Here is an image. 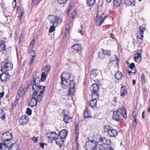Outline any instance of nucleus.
I'll use <instances>...</instances> for the list:
<instances>
[{
	"label": "nucleus",
	"instance_id": "52",
	"mask_svg": "<svg viewBox=\"0 0 150 150\" xmlns=\"http://www.w3.org/2000/svg\"><path fill=\"white\" fill-rule=\"evenodd\" d=\"M30 54L32 57H36L35 51L34 50L32 51L30 53Z\"/></svg>",
	"mask_w": 150,
	"mask_h": 150
},
{
	"label": "nucleus",
	"instance_id": "64",
	"mask_svg": "<svg viewBox=\"0 0 150 150\" xmlns=\"http://www.w3.org/2000/svg\"><path fill=\"white\" fill-rule=\"evenodd\" d=\"M15 4L14 6H13V8L14 9H15L16 7V0H14V1L13 2V4Z\"/></svg>",
	"mask_w": 150,
	"mask_h": 150
},
{
	"label": "nucleus",
	"instance_id": "41",
	"mask_svg": "<svg viewBox=\"0 0 150 150\" xmlns=\"http://www.w3.org/2000/svg\"><path fill=\"white\" fill-rule=\"evenodd\" d=\"M132 71H128V72L129 74L130 75H132V74H135V73L136 72V71L135 70V69H132Z\"/></svg>",
	"mask_w": 150,
	"mask_h": 150
},
{
	"label": "nucleus",
	"instance_id": "5",
	"mask_svg": "<svg viewBox=\"0 0 150 150\" xmlns=\"http://www.w3.org/2000/svg\"><path fill=\"white\" fill-rule=\"evenodd\" d=\"M45 86H39V90L40 91V93L38 95L36 98L37 102H40L42 101L43 95L45 93Z\"/></svg>",
	"mask_w": 150,
	"mask_h": 150
},
{
	"label": "nucleus",
	"instance_id": "33",
	"mask_svg": "<svg viewBox=\"0 0 150 150\" xmlns=\"http://www.w3.org/2000/svg\"><path fill=\"white\" fill-rule=\"evenodd\" d=\"M6 147H8V144L5 142L3 143H0V149L1 150L4 149V148H6Z\"/></svg>",
	"mask_w": 150,
	"mask_h": 150
},
{
	"label": "nucleus",
	"instance_id": "24",
	"mask_svg": "<svg viewBox=\"0 0 150 150\" xmlns=\"http://www.w3.org/2000/svg\"><path fill=\"white\" fill-rule=\"evenodd\" d=\"M6 51L5 45L3 44H1L0 45V53L1 54H3L4 53V52Z\"/></svg>",
	"mask_w": 150,
	"mask_h": 150
},
{
	"label": "nucleus",
	"instance_id": "62",
	"mask_svg": "<svg viewBox=\"0 0 150 150\" xmlns=\"http://www.w3.org/2000/svg\"><path fill=\"white\" fill-rule=\"evenodd\" d=\"M75 134H76V137L77 135L79 136V129H75Z\"/></svg>",
	"mask_w": 150,
	"mask_h": 150
},
{
	"label": "nucleus",
	"instance_id": "12",
	"mask_svg": "<svg viewBox=\"0 0 150 150\" xmlns=\"http://www.w3.org/2000/svg\"><path fill=\"white\" fill-rule=\"evenodd\" d=\"M139 29L140 30L138 33V35L137 36V38L141 40H142L144 37V32L146 28L145 27L141 28L140 27Z\"/></svg>",
	"mask_w": 150,
	"mask_h": 150
},
{
	"label": "nucleus",
	"instance_id": "45",
	"mask_svg": "<svg viewBox=\"0 0 150 150\" xmlns=\"http://www.w3.org/2000/svg\"><path fill=\"white\" fill-rule=\"evenodd\" d=\"M141 80L143 84H144L145 83V81L144 79V74H142L141 76Z\"/></svg>",
	"mask_w": 150,
	"mask_h": 150
},
{
	"label": "nucleus",
	"instance_id": "17",
	"mask_svg": "<svg viewBox=\"0 0 150 150\" xmlns=\"http://www.w3.org/2000/svg\"><path fill=\"white\" fill-rule=\"evenodd\" d=\"M37 102L36 98L33 97L28 101L29 105L31 107H33L36 105Z\"/></svg>",
	"mask_w": 150,
	"mask_h": 150
},
{
	"label": "nucleus",
	"instance_id": "39",
	"mask_svg": "<svg viewBox=\"0 0 150 150\" xmlns=\"http://www.w3.org/2000/svg\"><path fill=\"white\" fill-rule=\"evenodd\" d=\"M55 27L54 25H52L50 26L49 29V32L50 33H51L53 31L55 30Z\"/></svg>",
	"mask_w": 150,
	"mask_h": 150
},
{
	"label": "nucleus",
	"instance_id": "53",
	"mask_svg": "<svg viewBox=\"0 0 150 150\" xmlns=\"http://www.w3.org/2000/svg\"><path fill=\"white\" fill-rule=\"evenodd\" d=\"M79 121H78L77 122V123L75 122V129H79Z\"/></svg>",
	"mask_w": 150,
	"mask_h": 150
},
{
	"label": "nucleus",
	"instance_id": "29",
	"mask_svg": "<svg viewBox=\"0 0 150 150\" xmlns=\"http://www.w3.org/2000/svg\"><path fill=\"white\" fill-rule=\"evenodd\" d=\"M98 17V18L97 20V22L99 23L98 26H100L103 22L104 19H103V17L102 16H100Z\"/></svg>",
	"mask_w": 150,
	"mask_h": 150
},
{
	"label": "nucleus",
	"instance_id": "28",
	"mask_svg": "<svg viewBox=\"0 0 150 150\" xmlns=\"http://www.w3.org/2000/svg\"><path fill=\"white\" fill-rule=\"evenodd\" d=\"M113 5L116 7L119 6L122 2V0H113Z\"/></svg>",
	"mask_w": 150,
	"mask_h": 150
},
{
	"label": "nucleus",
	"instance_id": "18",
	"mask_svg": "<svg viewBox=\"0 0 150 150\" xmlns=\"http://www.w3.org/2000/svg\"><path fill=\"white\" fill-rule=\"evenodd\" d=\"M134 0H125L124 4L126 6H133L135 5Z\"/></svg>",
	"mask_w": 150,
	"mask_h": 150
},
{
	"label": "nucleus",
	"instance_id": "44",
	"mask_svg": "<svg viewBox=\"0 0 150 150\" xmlns=\"http://www.w3.org/2000/svg\"><path fill=\"white\" fill-rule=\"evenodd\" d=\"M23 90V85H22L20 88L19 91L18 92L17 94L18 95L20 96L22 93Z\"/></svg>",
	"mask_w": 150,
	"mask_h": 150
},
{
	"label": "nucleus",
	"instance_id": "22",
	"mask_svg": "<svg viewBox=\"0 0 150 150\" xmlns=\"http://www.w3.org/2000/svg\"><path fill=\"white\" fill-rule=\"evenodd\" d=\"M95 150H105V149L104 146L102 144H97L95 145Z\"/></svg>",
	"mask_w": 150,
	"mask_h": 150
},
{
	"label": "nucleus",
	"instance_id": "7",
	"mask_svg": "<svg viewBox=\"0 0 150 150\" xmlns=\"http://www.w3.org/2000/svg\"><path fill=\"white\" fill-rule=\"evenodd\" d=\"M96 142L94 140H89L86 142L85 148L86 150H92L95 147Z\"/></svg>",
	"mask_w": 150,
	"mask_h": 150
},
{
	"label": "nucleus",
	"instance_id": "32",
	"mask_svg": "<svg viewBox=\"0 0 150 150\" xmlns=\"http://www.w3.org/2000/svg\"><path fill=\"white\" fill-rule=\"evenodd\" d=\"M51 135L52 138V139H54V140H55L58 137L59 135L54 132H51Z\"/></svg>",
	"mask_w": 150,
	"mask_h": 150
},
{
	"label": "nucleus",
	"instance_id": "40",
	"mask_svg": "<svg viewBox=\"0 0 150 150\" xmlns=\"http://www.w3.org/2000/svg\"><path fill=\"white\" fill-rule=\"evenodd\" d=\"M71 26V23H67L65 26V29L66 30H69Z\"/></svg>",
	"mask_w": 150,
	"mask_h": 150
},
{
	"label": "nucleus",
	"instance_id": "2",
	"mask_svg": "<svg viewBox=\"0 0 150 150\" xmlns=\"http://www.w3.org/2000/svg\"><path fill=\"white\" fill-rule=\"evenodd\" d=\"M121 116H122L124 118H126L127 117L126 110L123 107L118 108L116 111L114 112L112 117L113 120L118 122Z\"/></svg>",
	"mask_w": 150,
	"mask_h": 150
},
{
	"label": "nucleus",
	"instance_id": "57",
	"mask_svg": "<svg viewBox=\"0 0 150 150\" xmlns=\"http://www.w3.org/2000/svg\"><path fill=\"white\" fill-rule=\"evenodd\" d=\"M137 125V122H133L132 123L133 127L134 128H135Z\"/></svg>",
	"mask_w": 150,
	"mask_h": 150
},
{
	"label": "nucleus",
	"instance_id": "25",
	"mask_svg": "<svg viewBox=\"0 0 150 150\" xmlns=\"http://www.w3.org/2000/svg\"><path fill=\"white\" fill-rule=\"evenodd\" d=\"M50 66L49 65H47L44 67L42 70L43 71L42 72H45V73L48 74L50 69Z\"/></svg>",
	"mask_w": 150,
	"mask_h": 150
},
{
	"label": "nucleus",
	"instance_id": "6",
	"mask_svg": "<svg viewBox=\"0 0 150 150\" xmlns=\"http://www.w3.org/2000/svg\"><path fill=\"white\" fill-rule=\"evenodd\" d=\"M99 86L96 84H94L91 85L90 87V90L93 93L92 96H96L97 98H98L99 95L97 92L99 89Z\"/></svg>",
	"mask_w": 150,
	"mask_h": 150
},
{
	"label": "nucleus",
	"instance_id": "23",
	"mask_svg": "<svg viewBox=\"0 0 150 150\" xmlns=\"http://www.w3.org/2000/svg\"><path fill=\"white\" fill-rule=\"evenodd\" d=\"M127 93V89L125 87L122 86L120 88V94L121 96H123Z\"/></svg>",
	"mask_w": 150,
	"mask_h": 150
},
{
	"label": "nucleus",
	"instance_id": "51",
	"mask_svg": "<svg viewBox=\"0 0 150 150\" xmlns=\"http://www.w3.org/2000/svg\"><path fill=\"white\" fill-rule=\"evenodd\" d=\"M31 140L35 142V143H36L38 142V139L37 137L34 136L33 137L31 138Z\"/></svg>",
	"mask_w": 150,
	"mask_h": 150
},
{
	"label": "nucleus",
	"instance_id": "54",
	"mask_svg": "<svg viewBox=\"0 0 150 150\" xmlns=\"http://www.w3.org/2000/svg\"><path fill=\"white\" fill-rule=\"evenodd\" d=\"M24 34H23L22 33L20 36V40L21 41L24 37Z\"/></svg>",
	"mask_w": 150,
	"mask_h": 150
},
{
	"label": "nucleus",
	"instance_id": "46",
	"mask_svg": "<svg viewBox=\"0 0 150 150\" xmlns=\"http://www.w3.org/2000/svg\"><path fill=\"white\" fill-rule=\"evenodd\" d=\"M58 1L60 4H61L66 3L67 0H58Z\"/></svg>",
	"mask_w": 150,
	"mask_h": 150
},
{
	"label": "nucleus",
	"instance_id": "56",
	"mask_svg": "<svg viewBox=\"0 0 150 150\" xmlns=\"http://www.w3.org/2000/svg\"><path fill=\"white\" fill-rule=\"evenodd\" d=\"M16 84V82L15 81H13L11 84V86L12 88H13Z\"/></svg>",
	"mask_w": 150,
	"mask_h": 150
},
{
	"label": "nucleus",
	"instance_id": "11",
	"mask_svg": "<svg viewBox=\"0 0 150 150\" xmlns=\"http://www.w3.org/2000/svg\"><path fill=\"white\" fill-rule=\"evenodd\" d=\"M19 122L22 125H26L28 122V117L26 115H22L19 120Z\"/></svg>",
	"mask_w": 150,
	"mask_h": 150
},
{
	"label": "nucleus",
	"instance_id": "48",
	"mask_svg": "<svg viewBox=\"0 0 150 150\" xmlns=\"http://www.w3.org/2000/svg\"><path fill=\"white\" fill-rule=\"evenodd\" d=\"M78 138H79V136H78L77 135V136H76V144H77V149H78L79 148V144H78V143H79V140H78Z\"/></svg>",
	"mask_w": 150,
	"mask_h": 150
},
{
	"label": "nucleus",
	"instance_id": "14",
	"mask_svg": "<svg viewBox=\"0 0 150 150\" xmlns=\"http://www.w3.org/2000/svg\"><path fill=\"white\" fill-rule=\"evenodd\" d=\"M99 142L107 145H108L111 144L110 140L107 139L105 137H101L99 138Z\"/></svg>",
	"mask_w": 150,
	"mask_h": 150
},
{
	"label": "nucleus",
	"instance_id": "63",
	"mask_svg": "<svg viewBox=\"0 0 150 150\" xmlns=\"http://www.w3.org/2000/svg\"><path fill=\"white\" fill-rule=\"evenodd\" d=\"M138 112V110L137 109V107H135L134 108V112H135V113H137Z\"/></svg>",
	"mask_w": 150,
	"mask_h": 150
},
{
	"label": "nucleus",
	"instance_id": "61",
	"mask_svg": "<svg viewBox=\"0 0 150 150\" xmlns=\"http://www.w3.org/2000/svg\"><path fill=\"white\" fill-rule=\"evenodd\" d=\"M34 91L33 94V96H35L38 93V92L36 91H35V90Z\"/></svg>",
	"mask_w": 150,
	"mask_h": 150
},
{
	"label": "nucleus",
	"instance_id": "16",
	"mask_svg": "<svg viewBox=\"0 0 150 150\" xmlns=\"http://www.w3.org/2000/svg\"><path fill=\"white\" fill-rule=\"evenodd\" d=\"M92 100L90 101V106L92 107H95L96 106L97 100L96 99L98 98H94V96H92Z\"/></svg>",
	"mask_w": 150,
	"mask_h": 150
},
{
	"label": "nucleus",
	"instance_id": "42",
	"mask_svg": "<svg viewBox=\"0 0 150 150\" xmlns=\"http://www.w3.org/2000/svg\"><path fill=\"white\" fill-rule=\"evenodd\" d=\"M51 132H50L47 133H46V137H47L51 140H52V137L51 136Z\"/></svg>",
	"mask_w": 150,
	"mask_h": 150
},
{
	"label": "nucleus",
	"instance_id": "60",
	"mask_svg": "<svg viewBox=\"0 0 150 150\" xmlns=\"http://www.w3.org/2000/svg\"><path fill=\"white\" fill-rule=\"evenodd\" d=\"M45 144V143H41L40 144V145L41 147L43 148H44V146Z\"/></svg>",
	"mask_w": 150,
	"mask_h": 150
},
{
	"label": "nucleus",
	"instance_id": "34",
	"mask_svg": "<svg viewBox=\"0 0 150 150\" xmlns=\"http://www.w3.org/2000/svg\"><path fill=\"white\" fill-rule=\"evenodd\" d=\"M115 78L119 80L121 78L122 74L120 72L118 71L115 74Z\"/></svg>",
	"mask_w": 150,
	"mask_h": 150
},
{
	"label": "nucleus",
	"instance_id": "58",
	"mask_svg": "<svg viewBox=\"0 0 150 150\" xmlns=\"http://www.w3.org/2000/svg\"><path fill=\"white\" fill-rule=\"evenodd\" d=\"M35 57H31V61L30 62V65H31L32 64V63L34 61V58Z\"/></svg>",
	"mask_w": 150,
	"mask_h": 150
},
{
	"label": "nucleus",
	"instance_id": "8",
	"mask_svg": "<svg viewBox=\"0 0 150 150\" xmlns=\"http://www.w3.org/2000/svg\"><path fill=\"white\" fill-rule=\"evenodd\" d=\"M2 139L5 142L10 141L12 138V134L9 132L4 133L1 137Z\"/></svg>",
	"mask_w": 150,
	"mask_h": 150
},
{
	"label": "nucleus",
	"instance_id": "35",
	"mask_svg": "<svg viewBox=\"0 0 150 150\" xmlns=\"http://www.w3.org/2000/svg\"><path fill=\"white\" fill-rule=\"evenodd\" d=\"M104 11L103 10L102 11V10H99L98 11H97L96 17H98L100 16H102V15H104Z\"/></svg>",
	"mask_w": 150,
	"mask_h": 150
},
{
	"label": "nucleus",
	"instance_id": "31",
	"mask_svg": "<svg viewBox=\"0 0 150 150\" xmlns=\"http://www.w3.org/2000/svg\"><path fill=\"white\" fill-rule=\"evenodd\" d=\"M48 74L45 73V72H42L40 80L42 82H44L47 78V76Z\"/></svg>",
	"mask_w": 150,
	"mask_h": 150
},
{
	"label": "nucleus",
	"instance_id": "47",
	"mask_svg": "<svg viewBox=\"0 0 150 150\" xmlns=\"http://www.w3.org/2000/svg\"><path fill=\"white\" fill-rule=\"evenodd\" d=\"M142 51L141 49H139L137 50V52L134 54H137L139 55H141Z\"/></svg>",
	"mask_w": 150,
	"mask_h": 150
},
{
	"label": "nucleus",
	"instance_id": "55",
	"mask_svg": "<svg viewBox=\"0 0 150 150\" xmlns=\"http://www.w3.org/2000/svg\"><path fill=\"white\" fill-rule=\"evenodd\" d=\"M33 48V47H32V46H29V48L28 50V53H30V52L32 50Z\"/></svg>",
	"mask_w": 150,
	"mask_h": 150
},
{
	"label": "nucleus",
	"instance_id": "26",
	"mask_svg": "<svg viewBox=\"0 0 150 150\" xmlns=\"http://www.w3.org/2000/svg\"><path fill=\"white\" fill-rule=\"evenodd\" d=\"M72 48L75 50L78 51L81 50V46L78 44H75L73 45Z\"/></svg>",
	"mask_w": 150,
	"mask_h": 150
},
{
	"label": "nucleus",
	"instance_id": "1",
	"mask_svg": "<svg viewBox=\"0 0 150 150\" xmlns=\"http://www.w3.org/2000/svg\"><path fill=\"white\" fill-rule=\"evenodd\" d=\"M61 85L62 87L66 89L68 86L70 87L71 89L68 90V95H73L74 93L73 89L72 88L75 87V83L73 80L71 79V74L69 73L64 72L61 74Z\"/></svg>",
	"mask_w": 150,
	"mask_h": 150
},
{
	"label": "nucleus",
	"instance_id": "43",
	"mask_svg": "<svg viewBox=\"0 0 150 150\" xmlns=\"http://www.w3.org/2000/svg\"><path fill=\"white\" fill-rule=\"evenodd\" d=\"M26 113L29 115H30L32 114V110L29 108H27L26 110Z\"/></svg>",
	"mask_w": 150,
	"mask_h": 150
},
{
	"label": "nucleus",
	"instance_id": "50",
	"mask_svg": "<svg viewBox=\"0 0 150 150\" xmlns=\"http://www.w3.org/2000/svg\"><path fill=\"white\" fill-rule=\"evenodd\" d=\"M27 90V88H24V86H23V90L22 91V93L23 95L24 94Z\"/></svg>",
	"mask_w": 150,
	"mask_h": 150
},
{
	"label": "nucleus",
	"instance_id": "3",
	"mask_svg": "<svg viewBox=\"0 0 150 150\" xmlns=\"http://www.w3.org/2000/svg\"><path fill=\"white\" fill-rule=\"evenodd\" d=\"M47 18L50 23H52L53 25H59L62 21V19L57 16L49 15Z\"/></svg>",
	"mask_w": 150,
	"mask_h": 150
},
{
	"label": "nucleus",
	"instance_id": "20",
	"mask_svg": "<svg viewBox=\"0 0 150 150\" xmlns=\"http://www.w3.org/2000/svg\"><path fill=\"white\" fill-rule=\"evenodd\" d=\"M83 116L85 118L91 117V113L88 108H86V110L84 111L83 113Z\"/></svg>",
	"mask_w": 150,
	"mask_h": 150
},
{
	"label": "nucleus",
	"instance_id": "27",
	"mask_svg": "<svg viewBox=\"0 0 150 150\" xmlns=\"http://www.w3.org/2000/svg\"><path fill=\"white\" fill-rule=\"evenodd\" d=\"M63 139H62L60 138V139L57 138L56 140V142L58 145L60 146H62V144L63 143L64 141L63 140Z\"/></svg>",
	"mask_w": 150,
	"mask_h": 150
},
{
	"label": "nucleus",
	"instance_id": "10",
	"mask_svg": "<svg viewBox=\"0 0 150 150\" xmlns=\"http://www.w3.org/2000/svg\"><path fill=\"white\" fill-rule=\"evenodd\" d=\"M10 78V75L4 72L0 75V79L2 82L8 81Z\"/></svg>",
	"mask_w": 150,
	"mask_h": 150
},
{
	"label": "nucleus",
	"instance_id": "21",
	"mask_svg": "<svg viewBox=\"0 0 150 150\" xmlns=\"http://www.w3.org/2000/svg\"><path fill=\"white\" fill-rule=\"evenodd\" d=\"M133 59H134L136 62L138 63H140L142 62V57L141 55L134 54Z\"/></svg>",
	"mask_w": 150,
	"mask_h": 150
},
{
	"label": "nucleus",
	"instance_id": "36",
	"mask_svg": "<svg viewBox=\"0 0 150 150\" xmlns=\"http://www.w3.org/2000/svg\"><path fill=\"white\" fill-rule=\"evenodd\" d=\"M102 53L105 55H107L108 56L110 55V50H104L103 49H102Z\"/></svg>",
	"mask_w": 150,
	"mask_h": 150
},
{
	"label": "nucleus",
	"instance_id": "49",
	"mask_svg": "<svg viewBox=\"0 0 150 150\" xmlns=\"http://www.w3.org/2000/svg\"><path fill=\"white\" fill-rule=\"evenodd\" d=\"M129 68L131 69H135L134 64L133 63H132L129 66Z\"/></svg>",
	"mask_w": 150,
	"mask_h": 150
},
{
	"label": "nucleus",
	"instance_id": "13",
	"mask_svg": "<svg viewBox=\"0 0 150 150\" xmlns=\"http://www.w3.org/2000/svg\"><path fill=\"white\" fill-rule=\"evenodd\" d=\"M40 79L39 78H36L34 80L32 81H33V83H34L32 89L33 90H36L38 89L39 90V83H38V82L40 81Z\"/></svg>",
	"mask_w": 150,
	"mask_h": 150
},
{
	"label": "nucleus",
	"instance_id": "38",
	"mask_svg": "<svg viewBox=\"0 0 150 150\" xmlns=\"http://www.w3.org/2000/svg\"><path fill=\"white\" fill-rule=\"evenodd\" d=\"M110 127L108 125H105L104 127V132H107L108 134V132L109 130H110Z\"/></svg>",
	"mask_w": 150,
	"mask_h": 150
},
{
	"label": "nucleus",
	"instance_id": "30",
	"mask_svg": "<svg viewBox=\"0 0 150 150\" xmlns=\"http://www.w3.org/2000/svg\"><path fill=\"white\" fill-rule=\"evenodd\" d=\"M95 0H87V4L89 6H93L95 3Z\"/></svg>",
	"mask_w": 150,
	"mask_h": 150
},
{
	"label": "nucleus",
	"instance_id": "19",
	"mask_svg": "<svg viewBox=\"0 0 150 150\" xmlns=\"http://www.w3.org/2000/svg\"><path fill=\"white\" fill-rule=\"evenodd\" d=\"M118 133L117 130L115 129H110L108 132V135L110 137H115Z\"/></svg>",
	"mask_w": 150,
	"mask_h": 150
},
{
	"label": "nucleus",
	"instance_id": "4",
	"mask_svg": "<svg viewBox=\"0 0 150 150\" xmlns=\"http://www.w3.org/2000/svg\"><path fill=\"white\" fill-rule=\"evenodd\" d=\"M3 64L4 63V66L2 67L1 69V71L4 72L11 70L13 68V64L11 62L5 61L3 62Z\"/></svg>",
	"mask_w": 150,
	"mask_h": 150
},
{
	"label": "nucleus",
	"instance_id": "37",
	"mask_svg": "<svg viewBox=\"0 0 150 150\" xmlns=\"http://www.w3.org/2000/svg\"><path fill=\"white\" fill-rule=\"evenodd\" d=\"M99 72H100V71L98 70L94 69L91 71V74H92L95 76H96L98 74V73Z\"/></svg>",
	"mask_w": 150,
	"mask_h": 150
},
{
	"label": "nucleus",
	"instance_id": "15",
	"mask_svg": "<svg viewBox=\"0 0 150 150\" xmlns=\"http://www.w3.org/2000/svg\"><path fill=\"white\" fill-rule=\"evenodd\" d=\"M68 133L67 130L63 129L61 130L59 133V136L61 138L65 139L66 138Z\"/></svg>",
	"mask_w": 150,
	"mask_h": 150
},
{
	"label": "nucleus",
	"instance_id": "59",
	"mask_svg": "<svg viewBox=\"0 0 150 150\" xmlns=\"http://www.w3.org/2000/svg\"><path fill=\"white\" fill-rule=\"evenodd\" d=\"M137 113H135V112H133L132 113V116L133 118H135L136 117V115Z\"/></svg>",
	"mask_w": 150,
	"mask_h": 150
},
{
	"label": "nucleus",
	"instance_id": "9",
	"mask_svg": "<svg viewBox=\"0 0 150 150\" xmlns=\"http://www.w3.org/2000/svg\"><path fill=\"white\" fill-rule=\"evenodd\" d=\"M65 110L62 111V113L63 115V120L66 123H68L72 121V118L65 113Z\"/></svg>",
	"mask_w": 150,
	"mask_h": 150
}]
</instances>
